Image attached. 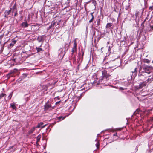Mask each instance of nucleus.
Masks as SVG:
<instances>
[{
  "label": "nucleus",
  "instance_id": "473e14b6",
  "mask_svg": "<svg viewBox=\"0 0 153 153\" xmlns=\"http://www.w3.org/2000/svg\"><path fill=\"white\" fill-rule=\"evenodd\" d=\"M109 50H110V47L109 46V49H108Z\"/></svg>",
  "mask_w": 153,
  "mask_h": 153
},
{
  "label": "nucleus",
  "instance_id": "c9c22d12",
  "mask_svg": "<svg viewBox=\"0 0 153 153\" xmlns=\"http://www.w3.org/2000/svg\"><path fill=\"white\" fill-rule=\"evenodd\" d=\"M95 81H94V83H95Z\"/></svg>",
  "mask_w": 153,
  "mask_h": 153
},
{
  "label": "nucleus",
  "instance_id": "f03ea898",
  "mask_svg": "<svg viewBox=\"0 0 153 153\" xmlns=\"http://www.w3.org/2000/svg\"><path fill=\"white\" fill-rule=\"evenodd\" d=\"M102 76L100 79L99 81V82H98L97 84H98L99 83L101 84L105 83L111 78L110 75L107 74V72L105 70L102 71Z\"/></svg>",
  "mask_w": 153,
  "mask_h": 153
},
{
  "label": "nucleus",
  "instance_id": "72a5a7b5",
  "mask_svg": "<svg viewBox=\"0 0 153 153\" xmlns=\"http://www.w3.org/2000/svg\"><path fill=\"white\" fill-rule=\"evenodd\" d=\"M83 54H84V52H83L82 54V56H83Z\"/></svg>",
  "mask_w": 153,
  "mask_h": 153
},
{
  "label": "nucleus",
  "instance_id": "4be33fe9",
  "mask_svg": "<svg viewBox=\"0 0 153 153\" xmlns=\"http://www.w3.org/2000/svg\"><path fill=\"white\" fill-rule=\"evenodd\" d=\"M14 12H15V13H14V16H16L18 14L17 13V11H15Z\"/></svg>",
  "mask_w": 153,
  "mask_h": 153
},
{
  "label": "nucleus",
  "instance_id": "7c9ffc66",
  "mask_svg": "<svg viewBox=\"0 0 153 153\" xmlns=\"http://www.w3.org/2000/svg\"><path fill=\"white\" fill-rule=\"evenodd\" d=\"M65 118V117H63L62 120L64 119Z\"/></svg>",
  "mask_w": 153,
  "mask_h": 153
},
{
  "label": "nucleus",
  "instance_id": "393cba45",
  "mask_svg": "<svg viewBox=\"0 0 153 153\" xmlns=\"http://www.w3.org/2000/svg\"><path fill=\"white\" fill-rule=\"evenodd\" d=\"M11 74V73H9L7 75L8 78H9L10 77V75Z\"/></svg>",
  "mask_w": 153,
  "mask_h": 153
},
{
  "label": "nucleus",
  "instance_id": "cd10ccee",
  "mask_svg": "<svg viewBox=\"0 0 153 153\" xmlns=\"http://www.w3.org/2000/svg\"><path fill=\"white\" fill-rule=\"evenodd\" d=\"M120 89L121 90H124L125 89L122 87H120Z\"/></svg>",
  "mask_w": 153,
  "mask_h": 153
},
{
  "label": "nucleus",
  "instance_id": "c756f323",
  "mask_svg": "<svg viewBox=\"0 0 153 153\" xmlns=\"http://www.w3.org/2000/svg\"><path fill=\"white\" fill-rule=\"evenodd\" d=\"M62 117H59V119H61V118H62Z\"/></svg>",
  "mask_w": 153,
  "mask_h": 153
},
{
  "label": "nucleus",
  "instance_id": "aec40b11",
  "mask_svg": "<svg viewBox=\"0 0 153 153\" xmlns=\"http://www.w3.org/2000/svg\"><path fill=\"white\" fill-rule=\"evenodd\" d=\"M94 18V16H93V17H92V18L89 20V22L91 23V22H92L93 21Z\"/></svg>",
  "mask_w": 153,
  "mask_h": 153
},
{
  "label": "nucleus",
  "instance_id": "dca6fc26",
  "mask_svg": "<svg viewBox=\"0 0 153 153\" xmlns=\"http://www.w3.org/2000/svg\"><path fill=\"white\" fill-rule=\"evenodd\" d=\"M137 69V68H136L135 69H134V72H132V73L133 74H134V76H135L136 74V70Z\"/></svg>",
  "mask_w": 153,
  "mask_h": 153
},
{
  "label": "nucleus",
  "instance_id": "2f4dec72",
  "mask_svg": "<svg viewBox=\"0 0 153 153\" xmlns=\"http://www.w3.org/2000/svg\"><path fill=\"white\" fill-rule=\"evenodd\" d=\"M117 135V133H116V134H114V136H115V135Z\"/></svg>",
  "mask_w": 153,
  "mask_h": 153
},
{
  "label": "nucleus",
  "instance_id": "a878e982",
  "mask_svg": "<svg viewBox=\"0 0 153 153\" xmlns=\"http://www.w3.org/2000/svg\"><path fill=\"white\" fill-rule=\"evenodd\" d=\"M60 102H61V101H58V102H56V103L55 104H56V105H57V104H59V103Z\"/></svg>",
  "mask_w": 153,
  "mask_h": 153
},
{
  "label": "nucleus",
  "instance_id": "9d476101",
  "mask_svg": "<svg viewBox=\"0 0 153 153\" xmlns=\"http://www.w3.org/2000/svg\"><path fill=\"white\" fill-rule=\"evenodd\" d=\"M28 25L29 24L26 22H23L21 24V26L24 28L27 27Z\"/></svg>",
  "mask_w": 153,
  "mask_h": 153
},
{
  "label": "nucleus",
  "instance_id": "a211bd4d",
  "mask_svg": "<svg viewBox=\"0 0 153 153\" xmlns=\"http://www.w3.org/2000/svg\"><path fill=\"white\" fill-rule=\"evenodd\" d=\"M11 107L13 109H15L16 108V106L14 104H11Z\"/></svg>",
  "mask_w": 153,
  "mask_h": 153
},
{
  "label": "nucleus",
  "instance_id": "7ed1b4c3",
  "mask_svg": "<svg viewBox=\"0 0 153 153\" xmlns=\"http://www.w3.org/2000/svg\"><path fill=\"white\" fill-rule=\"evenodd\" d=\"M49 101H48L45 105L44 110L45 111H49L54 108L53 107H52L51 105L49 103Z\"/></svg>",
  "mask_w": 153,
  "mask_h": 153
},
{
  "label": "nucleus",
  "instance_id": "b1692460",
  "mask_svg": "<svg viewBox=\"0 0 153 153\" xmlns=\"http://www.w3.org/2000/svg\"><path fill=\"white\" fill-rule=\"evenodd\" d=\"M149 9L150 10H153V6L149 7Z\"/></svg>",
  "mask_w": 153,
  "mask_h": 153
},
{
  "label": "nucleus",
  "instance_id": "2eb2a0df",
  "mask_svg": "<svg viewBox=\"0 0 153 153\" xmlns=\"http://www.w3.org/2000/svg\"><path fill=\"white\" fill-rule=\"evenodd\" d=\"M35 128H36V127H33V128H31L29 131V133H30V134L32 133L34 131L35 129Z\"/></svg>",
  "mask_w": 153,
  "mask_h": 153
},
{
  "label": "nucleus",
  "instance_id": "4c0bfd02",
  "mask_svg": "<svg viewBox=\"0 0 153 153\" xmlns=\"http://www.w3.org/2000/svg\"><path fill=\"white\" fill-rule=\"evenodd\" d=\"M102 48H103V47H102V48H101L102 49Z\"/></svg>",
  "mask_w": 153,
  "mask_h": 153
},
{
  "label": "nucleus",
  "instance_id": "4468645a",
  "mask_svg": "<svg viewBox=\"0 0 153 153\" xmlns=\"http://www.w3.org/2000/svg\"><path fill=\"white\" fill-rule=\"evenodd\" d=\"M55 22H54V21L52 22H51V26H49V27L50 28L52 27H53L54 26V25H55Z\"/></svg>",
  "mask_w": 153,
  "mask_h": 153
},
{
  "label": "nucleus",
  "instance_id": "f704fd0d",
  "mask_svg": "<svg viewBox=\"0 0 153 153\" xmlns=\"http://www.w3.org/2000/svg\"><path fill=\"white\" fill-rule=\"evenodd\" d=\"M107 43H108V44H109V42H108Z\"/></svg>",
  "mask_w": 153,
  "mask_h": 153
},
{
  "label": "nucleus",
  "instance_id": "1a4fd4ad",
  "mask_svg": "<svg viewBox=\"0 0 153 153\" xmlns=\"http://www.w3.org/2000/svg\"><path fill=\"white\" fill-rule=\"evenodd\" d=\"M43 124L44 123L43 122L40 123H39L38 124L37 126L36 127V128H44L46 126V124H45L44 125L42 126Z\"/></svg>",
  "mask_w": 153,
  "mask_h": 153
},
{
  "label": "nucleus",
  "instance_id": "6e6552de",
  "mask_svg": "<svg viewBox=\"0 0 153 153\" xmlns=\"http://www.w3.org/2000/svg\"><path fill=\"white\" fill-rule=\"evenodd\" d=\"M146 81H145V82L141 83L139 84L138 88L139 89H141L143 87L146 86Z\"/></svg>",
  "mask_w": 153,
  "mask_h": 153
},
{
  "label": "nucleus",
  "instance_id": "58836bf2",
  "mask_svg": "<svg viewBox=\"0 0 153 153\" xmlns=\"http://www.w3.org/2000/svg\"><path fill=\"white\" fill-rule=\"evenodd\" d=\"M152 62L153 63V61H152Z\"/></svg>",
  "mask_w": 153,
  "mask_h": 153
},
{
  "label": "nucleus",
  "instance_id": "20e7f679",
  "mask_svg": "<svg viewBox=\"0 0 153 153\" xmlns=\"http://www.w3.org/2000/svg\"><path fill=\"white\" fill-rule=\"evenodd\" d=\"M77 44L76 41V39L74 40V46L72 48L71 52V54L72 55L73 54V53L76 52L77 51Z\"/></svg>",
  "mask_w": 153,
  "mask_h": 153
},
{
  "label": "nucleus",
  "instance_id": "9b49d317",
  "mask_svg": "<svg viewBox=\"0 0 153 153\" xmlns=\"http://www.w3.org/2000/svg\"><path fill=\"white\" fill-rule=\"evenodd\" d=\"M6 96V94L4 93H1V94H0V99H1L2 97H4V99L6 100L5 99V97Z\"/></svg>",
  "mask_w": 153,
  "mask_h": 153
},
{
  "label": "nucleus",
  "instance_id": "ddd939ff",
  "mask_svg": "<svg viewBox=\"0 0 153 153\" xmlns=\"http://www.w3.org/2000/svg\"><path fill=\"white\" fill-rule=\"evenodd\" d=\"M36 49L37 52H39L43 51L42 49V48L39 47H36Z\"/></svg>",
  "mask_w": 153,
  "mask_h": 153
},
{
  "label": "nucleus",
  "instance_id": "412c9836",
  "mask_svg": "<svg viewBox=\"0 0 153 153\" xmlns=\"http://www.w3.org/2000/svg\"><path fill=\"white\" fill-rule=\"evenodd\" d=\"M12 96V94H10V95L8 96V99H10L11 98Z\"/></svg>",
  "mask_w": 153,
  "mask_h": 153
},
{
  "label": "nucleus",
  "instance_id": "bb28decb",
  "mask_svg": "<svg viewBox=\"0 0 153 153\" xmlns=\"http://www.w3.org/2000/svg\"><path fill=\"white\" fill-rule=\"evenodd\" d=\"M94 13L93 12V13H91V16H92V17H93V16H93V14Z\"/></svg>",
  "mask_w": 153,
  "mask_h": 153
},
{
  "label": "nucleus",
  "instance_id": "c85d7f7f",
  "mask_svg": "<svg viewBox=\"0 0 153 153\" xmlns=\"http://www.w3.org/2000/svg\"><path fill=\"white\" fill-rule=\"evenodd\" d=\"M96 145V146L97 147V148H98L99 146V145L97 144Z\"/></svg>",
  "mask_w": 153,
  "mask_h": 153
},
{
  "label": "nucleus",
  "instance_id": "6ab92c4d",
  "mask_svg": "<svg viewBox=\"0 0 153 153\" xmlns=\"http://www.w3.org/2000/svg\"><path fill=\"white\" fill-rule=\"evenodd\" d=\"M4 33L0 35V39H1L4 37Z\"/></svg>",
  "mask_w": 153,
  "mask_h": 153
},
{
  "label": "nucleus",
  "instance_id": "f257e3e1",
  "mask_svg": "<svg viewBox=\"0 0 153 153\" xmlns=\"http://www.w3.org/2000/svg\"><path fill=\"white\" fill-rule=\"evenodd\" d=\"M152 67L146 66L145 67L143 68V70L142 71V69L141 67L140 68L139 73L138 74L139 76H145L150 75V74H152V73L151 72L152 69Z\"/></svg>",
  "mask_w": 153,
  "mask_h": 153
},
{
  "label": "nucleus",
  "instance_id": "f3484780",
  "mask_svg": "<svg viewBox=\"0 0 153 153\" xmlns=\"http://www.w3.org/2000/svg\"><path fill=\"white\" fill-rule=\"evenodd\" d=\"M37 141L36 142V143L37 144L38 142L40 141V138L39 137V136H38V137H37Z\"/></svg>",
  "mask_w": 153,
  "mask_h": 153
},
{
  "label": "nucleus",
  "instance_id": "5701e85b",
  "mask_svg": "<svg viewBox=\"0 0 153 153\" xmlns=\"http://www.w3.org/2000/svg\"><path fill=\"white\" fill-rule=\"evenodd\" d=\"M16 42V40H13L12 42V43H13V44H12L14 45V44H15ZM11 44H10V45H11Z\"/></svg>",
  "mask_w": 153,
  "mask_h": 153
},
{
  "label": "nucleus",
  "instance_id": "e433bc0d",
  "mask_svg": "<svg viewBox=\"0 0 153 153\" xmlns=\"http://www.w3.org/2000/svg\"><path fill=\"white\" fill-rule=\"evenodd\" d=\"M102 48H103V47H102V48H101L102 49Z\"/></svg>",
  "mask_w": 153,
  "mask_h": 153
},
{
  "label": "nucleus",
  "instance_id": "0eeeda50",
  "mask_svg": "<svg viewBox=\"0 0 153 153\" xmlns=\"http://www.w3.org/2000/svg\"><path fill=\"white\" fill-rule=\"evenodd\" d=\"M10 13L11 11L10 10H9L5 11L4 13V17L7 18H8V16L10 14Z\"/></svg>",
  "mask_w": 153,
  "mask_h": 153
},
{
  "label": "nucleus",
  "instance_id": "f8f14e48",
  "mask_svg": "<svg viewBox=\"0 0 153 153\" xmlns=\"http://www.w3.org/2000/svg\"><path fill=\"white\" fill-rule=\"evenodd\" d=\"M112 26V24L111 23H108L106 26V28H109Z\"/></svg>",
  "mask_w": 153,
  "mask_h": 153
},
{
  "label": "nucleus",
  "instance_id": "39448f33",
  "mask_svg": "<svg viewBox=\"0 0 153 153\" xmlns=\"http://www.w3.org/2000/svg\"><path fill=\"white\" fill-rule=\"evenodd\" d=\"M145 78H148L147 80H146V83H150L153 80V76L151 74L145 76Z\"/></svg>",
  "mask_w": 153,
  "mask_h": 153
},
{
  "label": "nucleus",
  "instance_id": "423d86ee",
  "mask_svg": "<svg viewBox=\"0 0 153 153\" xmlns=\"http://www.w3.org/2000/svg\"><path fill=\"white\" fill-rule=\"evenodd\" d=\"M9 10H10V11L11 12V11H12V13H14L15 11H17L16 4V2L15 3L13 6L12 7L10 8Z\"/></svg>",
  "mask_w": 153,
  "mask_h": 153
}]
</instances>
